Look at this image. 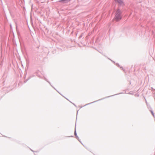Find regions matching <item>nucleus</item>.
Here are the masks:
<instances>
[{"mask_svg": "<svg viewBox=\"0 0 155 155\" xmlns=\"http://www.w3.org/2000/svg\"><path fill=\"white\" fill-rule=\"evenodd\" d=\"M116 1L120 5L123 4V2L122 0H116Z\"/></svg>", "mask_w": 155, "mask_h": 155, "instance_id": "nucleus-2", "label": "nucleus"}, {"mask_svg": "<svg viewBox=\"0 0 155 155\" xmlns=\"http://www.w3.org/2000/svg\"><path fill=\"white\" fill-rule=\"evenodd\" d=\"M121 11L119 10H118L116 12V14L114 17V19L117 21L120 20L122 17L121 15Z\"/></svg>", "mask_w": 155, "mask_h": 155, "instance_id": "nucleus-1", "label": "nucleus"}]
</instances>
